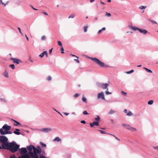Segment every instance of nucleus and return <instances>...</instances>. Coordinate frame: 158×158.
Instances as JSON below:
<instances>
[{
	"label": "nucleus",
	"instance_id": "1",
	"mask_svg": "<svg viewBox=\"0 0 158 158\" xmlns=\"http://www.w3.org/2000/svg\"><path fill=\"white\" fill-rule=\"evenodd\" d=\"M19 147V145L13 142L6 144V147L4 149L9 150L12 153H15L17 151Z\"/></svg>",
	"mask_w": 158,
	"mask_h": 158
},
{
	"label": "nucleus",
	"instance_id": "2",
	"mask_svg": "<svg viewBox=\"0 0 158 158\" xmlns=\"http://www.w3.org/2000/svg\"><path fill=\"white\" fill-rule=\"evenodd\" d=\"M11 128V127L5 124L3 126L2 128L0 129V133L2 135L6 134H11L12 132L9 131Z\"/></svg>",
	"mask_w": 158,
	"mask_h": 158
},
{
	"label": "nucleus",
	"instance_id": "3",
	"mask_svg": "<svg viewBox=\"0 0 158 158\" xmlns=\"http://www.w3.org/2000/svg\"><path fill=\"white\" fill-rule=\"evenodd\" d=\"M8 139L5 136H0V142L1 143L2 148L1 149H4L6 147V144L8 143L7 142Z\"/></svg>",
	"mask_w": 158,
	"mask_h": 158
},
{
	"label": "nucleus",
	"instance_id": "4",
	"mask_svg": "<svg viewBox=\"0 0 158 158\" xmlns=\"http://www.w3.org/2000/svg\"><path fill=\"white\" fill-rule=\"evenodd\" d=\"M91 60L95 64L101 67H106L105 64L101 61L98 59L96 58H90Z\"/></svg>",
	"mask_w": 158,
	"mask_h": 158
},
{
	"label": "nucleus",
	"instance_id": "5",
	"mask_svg": "<svg viewBox=\"0 0 158 158\" xmlns=\"http://www.w3.org/2000/svg\"><path fill=\"white\" fill-rule=\"evenodd\" d=\"M37 148H37L35 147L34 149V152L35 153V155H38L37 153L39 154H41V149L40 148L39 146L37 147Z\"/></svg>",
	"mask_w": 158,
	"mask_h": 158
},
{
	"label": "nucleus",
	"instance_id": "6",
	"mask_svg": "<svg viewBox=\"0 0 158 158\" xmlns=\"http://www.w3.org/2000/svg\"><path fill=\"white\" fill-rule=\"evenodd\" d=\"M110 84L109 82H108V83H105V84H101L100 85V87L102 88V89H106L107 90H108V88L107 87Z\"/></svg>",
	"mask_w": 158,
	"mask_h": 158
},
{
	"label": "nucleus",
	"instance_id": "7",
	"mask_svg": "<svg viewBox=\"0 0 158 158\" xmlns=\"http://www.w3.org/2000/svg\"><path fill=\"white\" fill-rule=\"evenodd\" d=\"M19 152L21 154H26L27 151L25 148H23L19 149Z\"/></svg>",
	"mask_w": 158,
	"mask_h": 158
},
{
	"label": "nucleus",
	"instance_id": "8",
	"mask_svg": "<svg viewBox=\"0 0 158 158\" xmlns=\"http://www.w3.org/2000/svg\"><path fill=\"white\" fill-rule=\"evenodd\" d=\"M97 97L98 98H101L103 100H105L104 95L103 92H101L100 93H98Z\"/></svg>",
	"mask_w": 158,
	"mask_h": 158
},
{
	"label": "nucleus",
	"instance_id": "9",
	"mask_svg": "<svg viewBox=\"0 0 158 158\" xmlns=\"http://www.w3.org/2000/svg\"><path fill=\"white\" fill-rule=\"evenodd\" d=\"M10 59L13 60V62L14 63H16L17 64H19V63L20 62H21L20 60L17 59L11 58Z\"/></svg>",
	"mask_w": 158,
	"mask_h": 158
},
{
	"label": "nucleus",
	"instance_id": "10",
	"mask_svg": "<svg viewBox=\"0 0 158 158\" xmlns=\"http://www.w3.org/2000/svg\"><path fill=\"white\" fill-rule=\"evenodd\" d=\"M51 130V129L50 128H44L40 129L41 131H44L45 132H47Z\"/></svg>",
	"mask_w": 158,
	"mask_h": 158
},
{
	"label": "nucleus",
	"instance_id": "11",
	"mask_svg": "<svg viewBox=\"0 0 158 158\" xmlns=\"http://www.w3.org/2000/svg\"><path fill=\"white\" fill-rule=\"evenodd\" d=\"M44 55H45L46 57L48 56V54L47 51H44L39 56L42 58L44 56Z\"/></svg>",
	"mask_w": 158,
	"mask_h": 158
},
{
	"label": "nucleus",
	"instance_id": "12",
	"mask_svg": "<svg viewBox=\"0 0 158 158\" xmlns=\"http://www.w3.org/2000/svg\"><path fill=\"white\" fill-rule=\"evenodd\" d=\"M90 125L91 127H93L94 125L98 126L99 125V123L98 121L94 122L92 123H90Z\"/></svg>",
	"mask_w": 158,
	"mask_h": 158
},
{
	"label": "nucleus",
	"instance_id": "13",
	"mask_svg": "<svg viewBox=\"0 0 158 158\" xmlns=\"http://www.w3.org/2000/svg\"><path fill=\"white\" fill-rule=\"evenodd\" d=\"M35 147L32 145H30L27 147V149L29 151H31L32 149L34 150Z\"/></svg>",
	"mask_w": 158,
	"mask_h": 158
},
{
	"label": "nucleus",
	"instance_id": "14",
	"mask_svg": "<svg viewBox=\"0 0 158 158\" xmlns=\"http://www.w3.org/2000/svg\"><path fill=\"white\" fill-rule=\"evenodd\" d=\"M18 158H30V157L27 154H26L21 156H19Z\"/></svg>",
	"mask_w": 158,
	"mask_h": 158
},
{
	"label": "nucleus",
	"instance_id": "15",
	"mask_svg": "<svg viewBox=\"0 0 158 158\" xmlns=\"http://www.w3.org/2000/svg\"><path fill=\"white\" fill-rule=\"evenodd\" d=\"M138 31L140 33H143L144 34H146L148 32L145 29L142 30L141 29H138Z\"/></svg>",
	"mask_w": 158,
	"mask_h": 158
},
{
	"label": "nucleus",
	"instance_id": "16",
	"mask_svg": "<svg viewBox=\"0 0 158 158\" xmlns=\"http://www.w3.org/2000/svg\"><path fill=\"white\" fill-rule=\"evenodd\" d=\"M122 126L123 127H125L127 129L129 130L130 127V126L129 124H123L122 125Z\"/></svg>",
	"mask_w": 158,
	"mask_h": 158
},
{
	"label": "nucleus",
	"instance_id": "17",
	"mask_svg": "<svg viewBox=\"0 0 158 158\" xmlns=\"http://www.w3.org/2000/svg\"><path fill=\"white\" fill-rule=\"evenodd\" d=\"M116 112V111L112 109H111L110 111L108 112V114H112Z\"/></svg>",
	"mask_w": 158,
	"mask_h": 158
},
{
	"label": "nucleus",
	"instance_id": "18",
	"mask_svg": "<svg viewBox=\"0 0 158 158\" xmlns=\"http://www.w3.org/2000/svg\"><path fill=\"white\" fill-rule=\"evenodd\" d=\"M130 28L131 29L134 30V31H135L136 30H138L139 29V28L136 27H134L133 26H131L130 27Z\"/></svg>",
	"mask_w": 158,
	"mask_h": 158
},
{
	"label": "nucleus",
	"instance_id": "19",
	"mask_svg": "<svg viewBox=\"0 0 158 158\" xmlns=\"http://www.w3.org/2000/svg\"><path fill=\"white\" fill-rule=\"evenodd\" d=\"M105 30L106 28L105 27H103L98 31V33L99 34H101L102 31H104Z\"/></svg>",
	"mask_w": 158,
	"mask_h": 158
},
{
	"label": "nucleus",
	"instance_id": "20",
	"mask_svg": "<svg viewBox=\"0 0 158 158\" xmlns=\"http://www.w3.org/2000/svg\"><path fill=\"white\" fill-rule=\"evenodd\" d=\"M82 101L86 103H87V99H86V98L84 96V95L83 96H82Z\"/></svg>",
	"mask_w": 158,
	"mask_h": 158
},
{
	"label": "nucleus",
	"instance_id": "21",
	"mask_svg": "<svg viewBox=\"0 0 158 158\" xmlns=\"http://www.w3.org/2000/svg\"><path fill=\"white\" fill-rule=\"evenodd\" d=\"M129 130H131L133 131H136V129L135 128L132 127H130L129 128Z\"/></svg>",
	"mask_w": 158,
	"mask_h": 158
},
{
	"label": "nucleus",
	"instance_id": "22",
	"mask_svg": "<svg viewBox=\"0 0 158 158\" xmlns=\"http://www.w3.org/2000/svg\"><path fill=\"white\" fill-rule=\"evenodd\" d=\"M54 141H56L57 142H59L61 141V139H60L58 137H56L54 139Z\"/></svg>",
	"mask_w": 158,
	"mask_h": 158
},
{
	"label": "nucleus",
	"instance_id": "23",
	"mask_svg": "<svg viewBox=\"0 0 158 158\" xmlns=\"http://www.w3.org/2000/svg\"><path fill=\"white\" fill-rule=\"evenodd\" d=\"M143 69H145L146 71L148 72H149V73H152V71L150 69H148L147 68H144Z\"/></svg>",
	"mask_w": 158,
	"mask_h": 158
},
{
	"label": "nucleus",
	"instance_id": "24",
	"mask_svg": "<svg viewBox=\"0 0 158 158\" xmlns=\"http://www.w3.org/2000/svg\"><path fill=\"white\" fill-rule=\"evenodd\" d=\"M29 154H30V156L32 158H33L34 157L35 155V153H34L32 152H29Z\"/></svg>",
	"mask_w": 158,
	"mask_h": 158
},
{
	"label": "nucleus",
	"instance_id": "25",
	"mask_svg": "<svg viewBox=\"0 0 158 158\" xmlns=\"http://www.w3.org/2000/svg\"><path fill=\"white\" fill-rule=\"evenodd\" d=\"M3 75L5 77H6L8 78V73L6 71H5L4 72Z\"/></svg>",
	"mask_w": 158,
	"mask_h": 158
},
{
	"label": "nucleus",
	"instance_id": "26",
	"mask_svg": "<svg viewBox=\"0 0 158 158\" xmlns=\"http://www.w3.org/2000/svg\"><path fill=\"white\" fill-rule=\"evenodd\" d=\"M88 28V26H85L84 27V32H86L87 31V29Z\"/></svg>",
	"mask_w": 158,
	"mask_h": 158
},
{
	"label": "nucleus",
	"instance_id": "27",
	"mask_svg": "<svg viewBox=\"0 0 158 158\" xmlns=\"http://www.w3.org/2000/svg\"><path fill=\"white\" fill-rule=\"evenodd\" d=\"M75 16V15L73 14H71L69 16V17L68 18L69 19L71 18H73Z\"/></svg>",
	"mask_w": 158,
	"mask_h": 158
},
{
	"label": "nucleus",
	"instance_id": "28",
	"mask_svg": "<svg viewBox=\"0 0 158 158\" xmlns=\"http://www.w3.org/2000/svg\"><path fill=\"white\" fill-rule=\"evenodd\" d=\"M98 131H100L101 133L102 134H108V133H107L105 132V131H103V130H99Z\"/></svg>",
	"mask_w": 158,
	"mask_h": 158
},
{
	"label": "nucleus",
	"instance_id": "29",
	"mask_svg": "<svg viewBox=\"0 0 158 158\" xmlns=\"http://www.w3.org/2000/svg\"><path fill=\"white\" fill-rule=\"evenodd\" d=\"M148 21L151 22L152 24H156L157 23L155 21L151 20L149 19H148Z\"/></svg>",
	"mask_w": 158,
	"mask_h": 158
},
{
	"label": "nucleus",
	"instance_id": "30",
	"mask_svg": "<svg viewBox=\"0 0 158 158\" xmlns=\"http://www.w3.org/2000/svg\"><path fill=\"white\" fill-rule=\"evenodd\" d=\"M133 114L132 113V112L131 111H129L127 113V115L128 116H130L132 115Z\"/></svg>",
	"mask_w": 158,
	"mask_h": 158
},
{
	"label": "nucleus",
	"instance_id": "31",
	"mask_svg": "<svg viewBox=\"0 0 158 158\" xmlns=\"http://www.w3.org/2000/svg\"><path fill=\"white\" fill-rule=\"evenodd\" d=\"M153 102V100H150L148 102V103L149 105H152Z\"/></svg>",
	"mask_w": 158,
	"mask_h": 158
},
{
	"label": "nucleus",
	"instance_id": "32",
	"mask_svg": "<svg viewBox=\"0 0 158 158\" xmlns=\"http://www.w3.org/2000/svg\"><path fill=\"white\" fill-rule=\"evenodd\" d=\"M147 7V6H141L139 7V8L140 9H145Z\"/></svg>",
	"mask_w": 158,
	"mask_h": 158
},
{
	"label": "nucleus",
	"instance_id": "33",
	"mask_svg": "<svg viewBox=\"0 0 158 158\" xmlns=\"http://www.w3.org/2000/svg\"><path fill=\"white\" fill-rule=\"evenodd\" d=\"M14 133L16 135H19L20 134V132L18 131H15L14 132Z\"/></svg>",
	"mask_w": 158,
	"mask_h": 158
},
{
	"label": "nucleus",
	"instance_id": "34",
	"mask_svg": "<svg viewBox=\"0 0 158 158\" xmlns=\"http://www.w3.org/2000/svg\"><path fill=\"white\" fill-rule=\"evenodd\" d=\"M121 93L124 96H126L127 95V93L124 92L123 91H122Z\"/></svg>",
	"mask_w": 158,
	"mask_h": 158
},
{
	"label": "nucleus",
	"instance_id": "35",
	"mask_svg": "<svg viewBox=\"0 0 158 158\" xmlns=\"http://www.w3.org/2000/svg\"><path fill=\"white\" fill-rule=\"evenodd\" d=\"M100 117L98 116H97V117L95 118V120L97 121H98L100 120Z\"/></svg>",
	"mask_w": 158,
	"mask_h": 158
},
{
	"label": "nucleus",
	"instance_id": "36",
	"mask_svg": "<svg viewBox=\"0 0 158 158\" xmlns=\"http://www.w3.org/2000/svg\"><path fill=\"white\" fill-rule=\"evenodd\" d=\"M83 114L84 115H87V114H89L87 112V111L86 110H84L83 112Z\"/></svg>",
	"mask_w": 158,
	"mask_h": 158
},
{
	"label": "nucleus",
	"instance_id": "37",
	"mask_svg": "<svg viewBox=\"0 0 158 158\" xmlns=\"http://www.w3.org/2000/svg\"><path fill=\"white\" fill-rule=\"evenodd\" d=\"M106 15L108 17H110L111 16V14L110 13H108L107 12H106Z\"/></svg>",
	"mask_w": 158,
	"mask_h": 158
},
{
	"label": "nucleus",
	"instance_id": "38",
	"mask_svg": "<svg viewBox=\"0 0 158 158\" xmlns=\"http://www.w3.org/2000/svg\"><path fill=\"white\" fill-rule=\"evenodd\" d=\"M40 144L43 147H46V145L44 143H42V142H41L40 143Z\"/></svg>",
	"mask_w": 158,
	"mask_h": 158
},
{
	"label": "nucleus",
	"instance_id": "39",
	"mask_svg": "<svg viewBox=\"0 0 158 158\" xmlns=\"http://www.w3.org/2000/svg\"><path fill=\"white\" fill-rule=\"evenodd\" d=\"M153 148L155 150H156L158 151V146H153Z\"/></svg>",
	"mask_w": 158,
	"mask_h": 158
},
{
	"label": "nucleus",
	"instance_id": "40",
	"mask_svg": "<svg viewBox=\"0 0 158 158\" xmlns=\"http://www.w3.org/2000/svg\"><path fill=\"white\" fill-rule=\"evenodd\" d=\"M80 95V94L78 93L75 94L74 95V97L75 98H77Z\"/></svg>",
	"mask_w": 158,
	"mask_h": 158
},
{
	"label": "nucleus",
	"instance_id": "41",
	"mask_svg": "<svg viewBox=\"0 0 158 158\" xmlns=\"http://www.w3.org/2000/svg\"><path fill=\"white\" fill-rule=\"evenodd\" d=\"M52 79V77L50 76H48L47 78V80L48 81H51Z\"/></svg>",
	"mask_w": 158,
	"mask_h": 158
},
{
	"label": "nucleus",
	"instance_id": "42",
	"mask_svg": "<svg viewBox=\"0 0 158 158\" xmlns=\"http://www.w3.org/2000/svg\"><path fill=\"white\" fill-rule=\"evenodd\" d=\"M10 66L13 69H14L15 68V66L14 64H11V65H10Z\"/></svg>",
	"mask_w": 158,
	"mask_h": 158
},
{
	"label": "nucleus",
	"instance_id": "43",
	"mask_svg": "<svg viewBox=\"0 0 158 158\" xmlns=\"http://www.w3.org/2000/svg\"><path fill=\"white\" fill-rule=\"evenodd\" d=\"M46 37L45 36H43L41 37V40H45Z\"/></svg>",
	"mask_w": 158,
	"mask_h": 158
},
{
	"label": "nucleus",
	"instance_id": "44",
	"mask_svg": "<svg viewBox=\"0 0 158 158\" xmlns=\"http://www.w3.org/2000/svg\"><path fill=\"white\" fill-rule=\"evenodd\" d=\"M58 45H59V46H62V43L60 41H58Z\"/></svg>",
	"mask_w": 158,
	"mask_h": 158
},
{
	"label": "nucleus",
	"instance_id": "45",
	"mask_svg": "<svg viewBox=\"0 0 158 158\" xmlns=\"http://www.w3.org/2000/svg\"><path fill=\"white\" fill-rule=\"evenodd\" d=\"M105 93L106 94L108 95L109 94H111V93L109 92L108 90H107L105 92Z\"/></svg>",
	"mask_w": 158,
	"mask_h": 158
},
{
	"label": "nucleus",
	"instance_id": "46",
	"mask_svg": "<svg viewBox=\"0 0 158 158\" xmlns=\"http://www.w3.org/2000/svg\"><path fill=\"white\" fill-rule=\"evenodd\" d=\"M134 71V70H131L130 71H128L127 72V73H131L133 72Z\"/></svg>",
	"mask_w": 158,
	"mask_h": 158
},
{
	"label": "nucleus",
	"instance_id": "47",
	"mask_svg": "<svg viewBox=\"0 0 158 158\" xmlns=\"http://www.w3.org/2000/svg\"><path fill=\"white\" fill-rule=\"evenodd\" d=\"M14 121L15 123H16L17 124L16 125V124H14L15 125V126H18V125H20V123H19V122H18L15 121V120H14Z\"/></svg>",
	"mask_w": 158,
	"mask_h": 158
},
{
	"label": "nucleus",
	"instance_id": "48",
	"mask_svg": "<svg viewBox=\"0 0 158 158\" xmlns=\"http://www.w3.org/2000/svg\"><path fill=\"white\" fill-rule=\"evenodd\" d=\"M18 29L20 33L22 35H23V34L22 33L20 28L19 27H18Z\"/></svg>",
	"mask_w": 158,
	"mask_h": 158
},
{
	"label": "nucleus",
	"instance_id": "49",
	"mask_svg": "<svg viewBox=\"0 0 158 158\" xmlns=\"http://www.w3.org/2000/svg\"><path fill=\"white\" fill-rule=\"evenodd\" d=\"M60 50L61 51V53L63 54L64 53V52H63L64 50V48H63V47H62L60 49Z\"/></svg>",
	"mask_w": 158,
	"mask_h": 158
},
{
	"label": "nucleus",
	"instance_id": "50",
	"mask_svg": "<svg viewBox=\"0 0 158 158\" xmlns=\"http://www.w3.org/2000/svg\"><path fill=\"white\" fill-rule=\"evenodd\" d=\"M1 2L2 3V4L3 5H4V6H6V5L7 4H5L4 3H3L2 2V0H0V3H1Z\"/></svg>",
	"mask_w": 158,
	"mask_h": 158
},
{
	"label": "nucleus",
	"instance_id": "51",
	"mask_svg": "<svg viewBox=\"0 0 158 158\" xmlns=\"http://www.w3.org/2000/svg\"><path fill=\"white\" fill-rule=\"evenodd\" d=\"M74 60L75 61H76L78 63H79V60H78V59L77 58V59H74Z\"/></svg>",
	"mask_w": 158,
	"mask_h": 158
},
{
	"label": "nucleus",
	"instance_id": "52",
	"mask_svg": "<svg viewBox=\"0 0 158 158\" xmlns=\"http://www.w3.org/2000/svg\"><path fill=\"white\" fill-rule=\"evenodd\" d=\"M72 56H74V57H76L77 59H78V57H77V56H76V55H73V54H70Z\"/></svg>",
	"mask_w": 158,
	"mask_h": 158
},
{
	"label": "nucleus",
	"instance_id": "53",
	"mask_svg": "<svg viewBox=\"0 0 158 158\" xmlns=\"http://www.w3.org/2000/svg\"><path fill=\"white\" fill-rule=\"evenodd\" d=\"M81 123H82L83 124H85V122L84 120H82L81 121Z\"/></svg>",
	"mask_w": 158,
	"mask_h": 158
},
{
	"label": "nucleus",
	"instance_id": "54",
	"mask_svg": "<svg viewBox=\"0 0 158 158\" xmlns=\"http://www.w3.org/2000/svg\"><path fill=\"white\" fill-rule=\"evenodd\" d=\"M98 18L97 17H94V20L95 21H97V20H98Z\"/></svg>",
	"mask_w": 158,
	"mask_h": 158
},
{
	"label": "nucleus",
	"instance_id": "55",
	"mask_svg": "<svg viewBox=\"0 0 158 158\" xmlns=\"http://www.w3.org/2000/svg\"><path fill=\"white\" fill-rule=\"evenodd\" d=\"M31 8H32L34 10H38L37 9H36L35 8H34L33 7L32 5H31Z\"/></svg>",
	"mask_w": 158,
	"mask_h": 158
},
{
	"label": "nucleus",
	"instance_id": "56",
	"mask_svg": "<svg viewBox=\"0 0 158 158\" xmlns=\"http://www.w3.org/2000/svg\"><path fill=\"white\" fill-rule=\"evenodd\" d=\"M42 13L45 15H48V14L45 12H42Z\"/></svg>",
	"mask_w": 158,
	"mask_h": 158
},
{
	"label": "nucleus",
	"instance_id": "57",
	"mask_svg": "<svg viewBox=\"0 0 158 158\" xmlns=\"http://www.w3.org/2000/svg\"><path fill=\"white\" fill-rule=\"evenodd\" d=\"M25 36L26 37V39H27V40L28 41L29 40V39H28V37H27V35H25Z\"/></svg>",
	"mask_w": 158,
	"mask_h": 158
},
{
	"label": "nucleus",
	"instance_id": "58",
	"mask_svg": "<svg viewBox=\"0 0 158 158\" xmlns=\"http://www.w3.org/2000/svg\"><path fill=\"white\" fill-rule=\"evenodd\" d=\"M64 113V114H65L66 115H68L69 114V113Z\"/></svg>",
	"mask_w": 158,
	"mask_h": 158
},
{
	"label": "nucleus",
	"instance_id": "59",
	"mask_svg": "<svg viewBox=\"0 0 158 158\" xmlns=\"http://www.w3.org/2000/svg\"><path fill=\"white\" fill-rule=\"evenodd\" d=\"M124 112L125 113H127V110L126 109H125L124 111Z\"/></svg>",
	"mask_w": 158,
	"mask_h": 158
},
{
	"label": "nucleus",
	"instance_id": "60",
	"mask_svg": "<svg viewBox=\"0 0 158 158\" xmlns=\"http://www.w3.org/2000/svg\"><path fill=\"white\" fill-rule=\"evenodd\" d=\"M108 134L109 135H112V136H113L114 137H116L114 135H112V134H109V133H108Z\"/></svg>",
	"mask_w": 158,
	"mask_h": 158
},
{
	"label": "nucleus",
	"instance_id": "61",
	"mask_svg": "<svg viewBox=\"0 0 158 158\" xmlns=\"http://www.w3.org/2000/svg\"><path fill=\"white\" fill-rule=\"evenodd\" d=\"M108 134L109 135H112V136H113L114 137H116L114 135H112V134H109V133H108Z\"/></svg>",
	"mask_w": 158,
	"mask_h": 158
},
{
	"label": "nucleus",
	"instance_id": "62",
	"mask_svg": "<svg viewBox=\"0 0 158 158\" xmlns=\"http://www.w3.org/2000/svg\"><path fill=\"white\" fill-rule=\"evenodd\" d=\"M52 48L49 51V53H51L52 52Z\"/></svg>",
	"mask_w": 158,
	"mask_h": 158
},
{
	"label": "nucleus",
	"instance_id": "63",
	"mask_svg": "<svg viewBox=\"0 0 158 158\" xmlns=\"http://www.w3.org/2000/svg\"><path fill=\"white\" fill-rule=\"evenodd\" d=\"M95 0H90V1L91 2H92L94 1Z\"/></svg>",
	"mask_w": 158,
	"mask_h": 158
},
{
	"label": "nucleus",
	"instance_id": "64",
	"mask_svg": "<svg viewBox=\"0 0 158 158\" xmlns=\"http://www.w3.org/2000/svg\"><path fill=\"white\" fill-rule=\"evenodd\" d=\"M100 3H101L102 4V5H104V4H105V3H104L103 2H101Z\"/></svg>",
	"mask_w": 158,
	"mask_h": 158
}]
</instances>
